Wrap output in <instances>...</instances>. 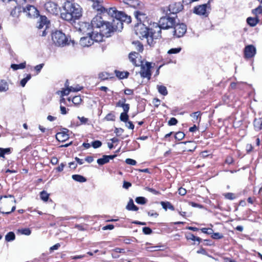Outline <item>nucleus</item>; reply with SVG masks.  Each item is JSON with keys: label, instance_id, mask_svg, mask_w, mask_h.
I'll return each instance as SVG.
<instances>
[{"label": "nucleus", "instance_id": "nucleus-1", "mask_svg": "<svg viewBox=\"0 0 262 262\" xmlns=\"http://www.w3.org/2000/svg\"><path fill=\"white\" fill-rule=\"evenodd\" d=\"M63 11L61 13V18L71 23L80 18L82 14V8L77 3L66 2L63 7Z\"/></svg>", "mask_w": 262, "mask_h": 262}, {"label": "nucleus", "instance_id": "nucleus-2", "mask_svg": "<svg viewBox=\"0 0 262 262\" xmlns=\"http://www.w3.org/2000/svg\"><path fill=\"white\" fill-rule=\"evenodd\" d=\"M106 13L114 18L112 23H111L113 32L121 31L123 29V21L127 23L131 22L130 16L123 12L117 11L115 7L108 8Z\"/></svg>", "mask_w": 262, "mask_h": 262}, {"label": "nucleus", "instance_id": "nucleus-3", "mask_svg": "<svg viewBox=\"0 0 262 262\" xmlns=\"http://www.w3.org/2000/svg\"><path fill=\"white\" fill-rule=\"evenodd\" d=\"M93 31H96L101 36V41L104 37H108L113 32L110 22L105 21L100 15L94 17L91 21Z\"/></svg>", "mask_w": 262, "mask_h": 262}, {"label": "nucleus", "instance_id": "nucleus-4", "mask_svg": "<svg viewBox=\"0 0 262 262\" xmlns=\"http://www.w3.org/2000/svg\"><path fill=\"white\" fill-rule=\"evenodd\" d=\"M176 24L175 18L168 15L162 17L159 24L153 23L151 25V33L152 38H160L161 36V29H168L172 28Z\"/></svg>", "mask_w": 262, "mask_h": 262}, {"label": "nucleus", "instance_id": "nucleus-5", "mask_svg": "<svg viewBox=\"0 0 262 262\" xmlns=\"http://www.w3.org/2000/svg\"><path fill=\"white\" fill-rule=\"evenodd\" d=\"M52 39L54 44L59 47H63L67 46L72 45L74 46L75 42L69 36L60 31H56L52 34Z\"/></svg>", "mask_w": 262, "mask_h": 262}, {"label": "nucleus", "instance_id": "nucleus-6", "mask_svg": "<svg viewBox=\"0 0 262 262\" xmlns=\"http://www.w3.org/2000/svg\"><path fill=\"white\" fill-rule=\"evenodd\" d=\"M134 29L136 35L141 39H146L150 46L154 43V39L158 38L152 37L151 26L149 28H147L143 24L139 23L135 27Z\"/></svg>", "mask_w": 262, "mask_h": 262}, {"label": "nucleus", "instance_id": "nucleus-7", "mask_svg": "<svg viewBox=\"0 0 262 262\" xmlns=\"http://www.w3.org/2000/svg\"><path fill=\"white\" fill-rule=\"evenodd\" d=\"M94 41H101V36L95 31H88L85 36L81 37L80 45L83 47H89L92 45Z\"/></svg>", "mask_w": 262, "mask_h": 262}, {"label": "nucleus", "instance_id": "nucleus-8", "mask_svg": "<svg viewBox=\"0 0 262 262\" xmlns=\"http://www.w3.org/2000/svg\"><path fill=\"white\" fill-rule=\"evenodd\" d=\"M183 9V6L180 2H171L166 11V15L176 14L179 13Z\"/></svg>", "mask_w": 262, "mask_h": 262}, {"label": "nucleus", "instance_id": "nucleus-9", "mask_svg": "<svg viewBox=\"0 0 262 262\" xmlns=\"http://www.w3.org/2000/svg\"><path fill=\"white\" fill-rule=\"evenodd\" d=\"M210 10V4L207 3L195 7L193 12L198 15L207 16Z\"/></svg>", "mask_w": 262, "mask_h": 262}, {"label": "nucleus", "instance_id": "nucleus-10", "mask_svg": "<svg viewBox=\"0 0 262 262\" xmlns=\"http://www.w3.org/2000/svg\"><path fill=\"white\" fill-rule=\"evenodd\" d=\"M151 68V63L146 62L144 64L142 63L141 64V70L140 72L142 77L150 79L151 76L150 69Z\"/></svg>", "mask_w": 262, "mask_h": 262}, {"label": "nucleus", "instance_id": "nucleus-11", "mask_svg": "<svg viewBox=\"0 0 262 262\" xmlns=\"http://www.w3.org/2000/svg\"><path fill=\"white\" fill-rule=\"evenodd\" d=\"M187 30L186 26L184 24L175 25L174 26L173 35L177 37H182Z\"/></svg>", "mask_w": 262, "mask_h": 262}, {"label": "nucleus", "instance_id": "nucleus-12", "mask_svg": "<svg viewBox=\"0 0 262 262\" xmlns=\"http://www.w3.org/2000/svg\"><path fill=\"white\" fill-rule=\"evenodd\" d=\"M24 12L30 17H37L39 15V12L37 9L33 5H27L23 7Z\"/></svg>", "mask_w": 262, "mask_h": 262}, {"label": "nucleus", "instance_id": "nucleus-13", "mask_svg": "<svg viewBox=\"0 0 262 262\" xmlns=\"http://www.w3.org/2000/svg\"><path fill=\"white\" fill-rule=\"evenodd\" d=\"M45 8L48 12L51 14L56 15L58 13L60 8L53 2H48L45 4Z\"/></svg>", "mask_w": 262, "mask_h": 262}, {"label": "nucleus", "instance_id": "nucleus-14", "mask_svg": "<svg viewBox=\"0 0 262 262\" xmlns=\"http://www.w3.org/2000/svg\"><path fill=\"white\" fill-rule=\"evenodd\" d=\"M244 54L246 58H251L256 54V48L252 45H248L245 48Z\"/></svg>", "mask_w": 262, "mask_h": 262}, {"label": "nucleus", "instance_id": "nucleus-15", "mask_svg": "<svg viewBox=\"0 0 262 262\" xmlns=\"http://www.w3.org/2000/svg\"><path fill=\"white\" fill-rule=\"evenodd\" d=\"M79 31L83 34L86 35L88 31H93V28L92 26L90 27V25L88 23L81 22L79 24Z\"/></svg>", "mask_w": 262, "mask_h": 262}, {"label": "nucleus", "instance_id": "nucleus-16", "mask_svg": "<svg viewBox=\"0 0 262 262\" xmlns=\"http://www.w3.org/2000/svg\"><path fill=\"white\" fill-rule=\"evenodd\" d=\"M64 131L58 133L56 135V139L60 142H64L68 140L69 138V135L67 134V132H69V130L66 128H64Z\"/></svg>", "mask_w": 262, "mask_h": 262}, {"label": "nucleus", "instance_id": "nucleus-17", "mask_svg": "<svg viewBox=\"0 0 262 262\" xmlns=\"http://www.w3.org/2000/svg\"><path fill=\"white\" fill-rule=\"evenodd\" d=\"M49 21L47 18L45 16H41L39 18V21L38 22V24L37 25V27L39 30H41L42 29L48 28L49 27Z\"/></svg>", "mask_w": 262, "mask_h": 262}, {"label": "nucleus", "instance_id": "nucleus-18", "mask_svg": "<svg viewBox=\"0 0 262 262\" xmlns=\"http://www.w3.org/2000/svg\"><path fill=\"white\" fill-rule=\"evenodd\" d=\"M139 56V54L136 52H131L129 54V59L130 61L136 66H138V63H137V58H138Z\"/></svg>", "mask_w": 262, "mask_h": 262}, {"label": "nucleus", "instance_id": "nucleus-19", "mask_svg": "<svg viewBox=\"0 0 262 262\" xmlns=\"http://www.w3.org/2000/svg\"><path fill=\"white\" fill-rule=\"evenodd\" d=\"M126 209L128 210H133V211H137L138 210V207H137L134 204L133 200L132 199H130L126 207Z\"/></svg>", "mask_w": 262, "mask_h": 262}, {"label": "nucleus", "instance_id": "nucleus-20", "mask_svg": "<svg viewBox=\"0 0 262 262\" xmlns=\"http://www.w3.org/2000/svg\"><path fill=\"white\" fill-rule=\"evenodd\" d=\"M9 89L7 82L4 80H0V92H6Z\"/></svg>", "mask_w": 262, "mask_h": 262}, {"label": "nucleus", "instance_id": "nucleus-21", "mask_svg": "<svg viewBox=\"0 0 262 262\" xmlns=\"http://www.w3.org/2000/svg\"><path fill=\"white\" fill-rule=\"evenodd\" d=\"M262 119L261 118L255 119L254 121V126L256 130H259L261 128Z\"/></svg>", "mask_w": 262, "mask_h": 262}, {"label": "nucleus", "instance_id": "nucleus-22", "mask_svg": "<svg viewBox=\"0 0 262 262\" xmlns=\"http://www.w3.org/2000/svg\"><path fill=\"white\" fill-rule=\"evenodd\" d=\"M161 204L162 207L166 210L167 209H169L171 210H174V208L173 206L171 205V204L169 202H161Z\"/></svg>", "mask_w": 262, "mask_h": 262}, {"label": "nucleus", "instance_id": "nucleus-23", "mask_svg": "<svg viewBox=\"0 0 262 262\" xmlns=\"http://www.w3.org/2000/svg\"><path fill=\"white\" fill-rule=\"evenodd\" d=\"M247 22L250 26L254 27L258 23V19L256 18L249 17L247 19Z\"/></svg>", "mask_w": 262, "mask_h": 262}, {"label": "nucleus", "instance_id": "nucleus-24", "mask_svg": "<svg viewBox=\"0 0 262 262\" xmlns=\"http://www.w3.org/2000/svg\"><path fill=\"white\" fill-rule=\"evenodd\" d=\"M72 178L75 181L79 182H85L86 181V179L84 177L78 174L73 175Z\"/></svg>", "mask_w": 262, "mask_h": 262}, {"label": "nucleus", "instance_id": "nucleus-25", "mask_svg": "<svg viewBox=\"0 0 262 262\" xmlns=\"http://www.w3.org/2000/svg\"><path fill=\"white\" fill-rule=\"evenodd\" d=\"M157 89L158 90V92L161 94L162 95L164 96H166L167 95V90L166 88L164 85H157Z\"/></svg>", "mask_w": 262, "mask_h": 262}, {"label": "nucleus", "instance_id": "nucleus-26", "mask_svg": "<svg viewBox=\"0 0 262 262\" xmlns=\"http://www.w3.org/2000/svg\"><path fill=\"white\" fill-rule=\"evenodd\" d=\"M115 72L117 77H118L120 79L127 78L129 74V73L127 72H120L116 71Z\"/></svg>", "mask_w": 262, "mask_h": 262}, {"label": "nucleus", "instance_id": "nucleus-27", "mask_svg": "<svg viewBox=\"0 0 262 262\" xmlns=\"http://www.w3.org/2000/svg\"><path fill=\"white\" fill-rule=\"evenodd\" d=\"M26 67V62H24L23 63H20L19 64H12L11 65V68L13 69L14 70H17L18 69H23Z\"/></svg>", "mask_w": 262, "mask_h": 262}, {"label": "nucleus", "instance_id": "nucleus-28", "mask_svg": "<svg viewBox=\"0 0 262 262\" xmlns=\"http://www.w3.org/2000/svg\"><path fill=\"white\" fill-rule=\"evenodd\" d=\"M56 94L58 95H60V97H63L64 96L68 95L69 93V90L68 88L62 89L61 91H58L56 92Z\"/></svg>", "mask_w": 262, "mask_h": 262}, {"label": "nucleus", "instance_id": "nucleus-29", "mask_svg": "<svg viewBox=\"0 0 262 262\" xmlns=\"http://www.w3.org/2000/svg\"><path fill=\"white\" fill-rule=\"evenodd\" d=\"M35 0H16V5L17 6H23L25 4L27 3H33Z\"/></svg>", "mask_w": 262, "mask_h": 262}, {"label": "nucleus", "instance_id": "nucleus-30", "mask_svg": "<svg viewBox=\"0 0 262 262\" xmlns=\"http://www.w3.org/2000/svg\"><path fill=\"white\" fill-rule=\"evenodd\" d=\"M97 162V163L100 165H102L105 163H107L108 162L107 157H106V155H104L102 158L98 159Z\"/></svg>", "mask_w": 262, "mask_h": 262}, {"label": "nucleus", "instance_id": "nucleus-31", "mask_svg": "<svg viewBox=\"0 0 262 262\" xmlns=\"http://www.w3.org/2000/svg\"><path fill=\"white\" fill-rule=\"evenodd\" d=\"M186 238L187 239H190L194 241H197L199 242V243L200 242L201 239L199 237L195 236L193 234L191 233H188L186 236Z\"/></svg>", "mask_w": 262, "mask_h": 262}, {"label": "nucleus", "instance_id": "nucleus-32", "mask_svg": "<svg viewBox=\"0 0 262 262\" xmlns=\"http://www.w3.org/2000/svg\"><path fill=\"white\" fill-rule=\"evenodd\" d=\"M135 201L139 204L144 205L146 203L147 200L142 196H139L136 198Z\"/></svg>", "mask_w": 262, "mask_h": 262}, {"label": "nucleus", "instance_id": "nucleus-33", "mask_svg": "<svg viewBox=\"0 0 262 262\" xmlns=\"http://www.w3.org/2000/svg\"><path fill=\"white\" fill-rule=\"evenodd\" d=\"M10 150H11V149L10 148H0V157L4 158L5 154H10Z\"/></svg>", "mask_w": 262, "mask_h": 262}, {"label": "nucleus", "instance_id": "nucleus-34", "mask_svg": "<svg viewBox=\"0 0 262 262\" xmlns=\"http://www.w3.org/2000/svg\"><path fill=\"white\" fill-rule=\"evenodd\" d=\"M15 238V234L12 232H9L5 236V239L7 242H10Z\"/></svg>", "mask_w": 262, "mask_h": 262}, {"label": "nucleus", "instance_id": "nucleus-35", "mask_svg": "<svg viewBox=\"0 0 262 262\" xmlns=\"http://www.w3.org/2000/svg\"><path fill=\"white\" fill-rule=\"evenodd\" d=\"M72 101L74 104L78 105L81 102L82 99L80 96H76L72 98Z\"/></svg>", "mask_w": 262, "mask_h": 262}, {"label": "nucleus", "instance_id": "nucleus-36", "mask_svg": "<svg viewBox=\"0 0 262 262\" xmlns=\"http://www.w3.org/2000/svg\"><path fill=\"white\" fill-rule=\"evenodd\" d=\"M135 16L137 19L140 21H141L142 19L145 17V15L140 11H136L135 12Z\"/></svg>", "mask_w": 262, "mask_h": 262}, {"label": "nucleus", "instance_id": "nucleus-37", "mask_svg": "<svg viewBox=\"0 0 262 262\" xmlns=\"http://www.w3.org/2000/svg\"><path fill=\"white\" fill-rule=\"evenodd\" d=\"M68 89L69 90V93H70V92H78L82 89V87L77 85L75 87H73V86L68 87Z\"/></svg>", "mask_w": 262, "mask_h": 262}, {"label": "nucleus", "instance_id": "nucleus-38", "mask_svg": "<svg viewBox=\"0 0 262 262\" xmlns=\"http://www.w3.org/2000/svg\"><path fill=\"white\" fill-rule=\"evenodd\" d=\"M40 198L43 201L46 202L49 199V194L47 192L43 191L40 192Z\"/></svg>", "mask_w": 262, "mask_h": 262}, {"label": "nucleus", "instance_id": "nucleus-39", "mask_svg": "<svg viewBox=\"0 0 262 262\" xmlns=\"http://www.w3.org/2000/svg\"><path fill=\"white\" fill-rule=\"evenodd\" d=\"M120 119L121 121L124 122H126L128 119V116L127 115V113H122L120 114Z\"/></svg>", "mask_w": 262, "mask_h": 262}, {"label": "nucleus", "instance_id": "nucleus-40", "mask_svg": "<svg viewBox=\"0 0 262 262\" xmlns=\"http://www.w3.org/2000/svg\"><path fill=\"white\" fill-rule=\"evenodd\" d=\"M18 231L22 234L29 235L31 234V230L29 228L19 229Z\"/></svg>", "mask_w": 262, "mask_h": 262}, {"label": "nucleus", "instance_id": "nucleus-41", "mask_svg": "<svg viewBox=\"0 0 262 262\" xmlns=\"http://www.w3.org/2000/svg\"><path fill=\"white\" fill-rule=\"evenodd\" d=\"M200 115L201 113L200 112H196L191 114L190 116L193 118L192 121L194 122L197 120L199 117L200 118Z\"/></svg>", "mask_w": 262, "mask_h": 262}, {"label": "nucleus", "instance_id": "nucleus-42", "mask_svg": "<svg viewBox=\"0 0 262 262\" xmlns=\"http://www.w3.org/2000/svg\"><path fill=\"white\" fill-rule=\"evenodd\" d=\"M185 137V134L181 132L177 133L175 135V138L178 140L183 139Z\"/></svg>", "mask_w": 262, "mask_h": 262}, {"label": "nucleus", "instance_id": "nucleus-43", "mask_svg": "<svg viewBox=\"0 0 262 262\" xmlns=\"http://www.w3.org/2000/svg\"><path fill=\"white\" fill-rule=\"evenodd\" d=\"M223 235L222 234H221L219 232H216V233H212V234H211V237L212 238H213V239H221V238H222L223 237Z\"/></svg>", "mask_w": 262, "mask_h": 262}, {"label": "nucleus", "instance_id": "nucleus-44", "mask_svg": "<svg viewBox=\"0 0 262 262\" xmlns=\"http://www.w3.org/2000/svg\"><path fill=\"white\" fill-rule=\"evenodd\" d=\"M181 51V48H173V49H171L169 50H168L167 53L169 54H177V53H179Z\"/></svg>", "mask_w": 262, "mask_h": 262}, {"label": "nucleus", "instance_id": "nucleus-45", "mask_svg": "<svg viewBox=\"0 0 262 262\" xmlns=\"http://www.w3.org/2000/svg\"><path fill=\"white\" fill-rule=\"evenodd\" d=\"M252 13L255 15H257V14H262V7L261 6H259L256 9H253L252 10Z\"/></svg>", "mask_w": 262, "mask_h": 262}, {"label": "nucleus", "instance_id": "nucleus-46", "mask_svg": "<svg viewBox=\"0 0 262 262\" xmlns=\"http://www.w3.org/2000/svg\"><path fill=\"white\" fill-rule=\"evenodd\" d=\"M108 74L105 72H102L99 74V78L102 80L107 79L108 78Z\"/></svg>", "mask_w": 262, "mask_h": 262}, {"label": "nucleus", "instance_id": "nucleus-47", "mask_svg": "<svg viewBox=\"0 0 262 262\" xmlns=\"http://www.w3.org/2000/svg\"><path fill=\"white\" fill-rule=\"evenodd\" d=\"M133 43L135 44L137 46L136 49H137V51H138L139 52H141L143 51V47L139 42H138V41L134 42Z\"/></svg>", "mask_w": 262, "mask_h": 262}, {"label": "nucleus", "instance_id": "nucleus-48", "mask_svg": "<svg viewBox=\"0 0 262 262\" xmlns=\"http://www.w3.org/2000/svg\"><path fill=\"white\" fill-rule=\"evenodd\" d=\"M101 142L100 141L96 140L92 142V145L94 148H98L101 146Z\"/></svg>", "mask_w": 262, "mask_h": 262}, {"label": "nucleus", "instance_id": "nucleus-49", "mask_svg": "<svg viewBox=\"0 0 262 262\" xmlns=\"http://www.w3.org/2000/svg\"><path fill=\"white\" fill-rule=\"evenodd\" d=\"M202 231L204 233L208 234H211L213 233V230L211 228H202L201 229Z\"/></svg>", "mask_w": 262, "mask_h": 262}, {"label": "nucleus", "instance_id": "nucleus-50", "mask_svg": "<svg viewBox=\"0 0 262 262\" xmlns=\"http://www.w3.org/2000/svg\"><path fill=\"white\" fill-rule=\"evenodd\" d=\"M225 197L229 200H233L235 198L234 194L232 193H226L224 194Z\"/></svg>", "mask_w": 262, "mask_h": 262}, {"label": "nucleus", "instance_id": "nucleus-51", "mask_svg": "<svg viewBox=\"0 0 262 262\" xmlns=\"http://www.w3.org/2000/svg\"><path fill=\"white\" fill-rule=\"evenodd\" d=\"M178 122L177 120L175 118H171L168 122V124L169 125H176Z\"/></svg>", "mask_w": 262, "mask_h": 262}, {"label": "nucleus", "instance_id": "nucleus-52", "mask_svg": "<svg viewBox=\"0 0 262 262\" xmlns=\"http://www.w3.org/2000/svg\"><path fill=\"white\" fill-rule=\"evenodd\" d=\"M125 162L127 164L131 165H135L137 163L136 161L135 160L132 159H126Z\"/></svg>", "mask_w": 262, "mask_h": 262}, {"label": "nucleus", "instance_id": "nucleus-53", "mask_svg": "<svg viewBox=\"0 0 262 262\" xmlns=\"http://www.w3.org/2000/svg\"><path fill=\"white\" fill-rule=\"evenodd\" d=\"M142 231L145 234H150L152 232L151 229L149 227L143 228Z\"/></svg>", "mask_w": 262, "mask_h": 262}, {"label": "nucleus", "instance_id": "nucleus-54", "mask_svg": "<svg viewBox=\"0 0 262 262\" xmlns=\"http://www.w3.org/2000/svg\"><path fill=\"white\" fill-rule=\"evenodd\" d=\"M43 66H44V64L41 63V64L37 65L35 67L34 69L36 71L37 74L40 72V71H41V69L43 68Z\"/></svg>", "mask_w": 262, "mask_h": 262}, {"label": "nucleus", "instance_id": "nucleus-55", "mask_svg": "<svg viewBox=\"0 0 262 262\" xmlns=\"http://www.w3.org/2000/svg\"><path fill=\"white\" fill-rule=\"evenodd\" d=\"M43 30H40L39 34V35L41 36H46L48 33V32L47 31L48 28H44V29H42Z\"/></svg>", "mask_w": 262, "mask_h": 262}, {"label": "nucleus", "instance_id": "nucleus-56", "mask_svg": "<svg viewBox=\"0 0 262 262\" xmlns=\"http://www.w3.org/2000/svg\"><path fill=\"white\" fill-rule=\"evenodd\" d=\"M186 190L182 187H180L178 189V193L181 195H184L186 193Z\"/></svg>", "mask_w": 262, "mask_h": 262}, {"label": "nucleus", "instance_id": "nucleus-57", "mask_svg": "<svg viewBox=\"0 0 262 262\" xmlns=\"http://www.w3.org/2000/svg\"><path fill=\"white\" fill-rule=\"evenodd\" d=\"M126 123V126L131 129H133L134 128V125L133 124V123L131 121H127Z\"/></svg>", "mask_w": 262, "mask_h": 262}, {"label": "nucleus", "instance_id": "nucleus-58", "mask_svg": "<svg viewBox=\"0 0 262 262\" xmlns=\"http://www.w3.org/2000/svg\"><path fill=\"white\" fill-rule=\"evenodd\" d=\"M125 99H123L122 100H119L116 104V106L118 107H122L125 104Z\"/></svg>", "mask_w": 262, "mask_h": 262}, {"label": "nucleus", "instance_id": "nucleus-59", "mask_svg": "<svg viewBox=\"0 0 262 262\" xmlns=\"http://www.w3.org/2000/svg\"><path fill=\"white\" fill-rule=\"evenodd\" d=\"M123 129L121 128H116L115 133L116 134L117 136H120L123 132Z\"/></svg>", "mask_w": 262, "mask_h": 262}, {"label": "nucleus", "instance_id": "nucleus-60", "mask_svg": "<svg viewBox=\"0 0 262 262\" xmlns=\"http://www.w3.org/2000/svg\"><path fill=\"white\" fill-rule=\"evenodd\" d=\"M122 107L124 111L123 113H127V112H128L129 109V105L128 104L125 103V104L123 105V106H122Z\"/></svg>", "mask_w": 262, "mask_h": 262}, {"label": "nucleus", "instance_id": "nucleus-61", "mask_svg": "<svg viewBox=\"0 0 262 262\" xmlns=\"http://www.w3.org/2000/svg\"><path fill=\"white\" fill-rule=\"evenodd\" d=\"M78 118L80 120V122H81V123L82 124H85V123H86L88 122V118H85V117H80L78 116Z\"/></svg>", "mask_w": 262, "mask_h": 262}, {"label": "nucleus", "instance_id": "nucleus-62", "mask_svg": "<svg viewBox=\"0 0 262 262\" xmlns=\"http://www.w3.org/2000/svg\"><path fill=\"white\" fill-rule=\"evenodd\" d=\"M114 228V226L113 225H108L107 226H104L102 228V230H112Z\"/></svg>", "mask_w": 262, "mask_h": 262}, {"label": "nucleus", "instance_id": "nucleus-63", "mask_svg": "<svg viewBox=\"0 0 262 262\" xmlns=\"http://www.w3.org/2000/svg\"><path fill=\"white\" fill-rule=\"evenodd\" d=\"M60 111H61V114H62V115H65L67 113V109L65 107L62 106V105H60Z\"/></svg>", "mask_w": 262, "mask_h": 262}, {"label": "nucleus", "instance_id": "nucleus-64", "mask_svg": "<svg viewBox=\"0 0 262 262\" xmlns=\"http://www.w3.org/2000/svg\"><path fill=\"white\" fill-rule=\"evenodd\" d=\"M60 246V245L59 243L56 244L50 248V250L53 251L55 250H57Z\"/></svg>", "mask_w": 262, "mask_h": 262}]
</instances>
